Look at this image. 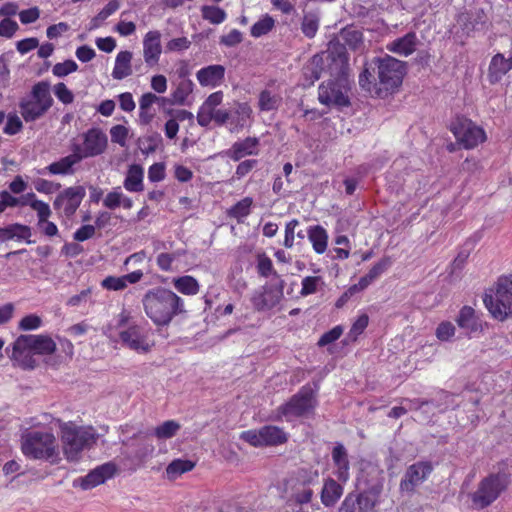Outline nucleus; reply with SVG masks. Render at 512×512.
<instances>
[{
    "label": "nucleus",
    "instance_id": "35",
    "mask_svg": "<svg viewBox=\"0 0 512 512\" xmlns=\"http://www.w3.org/2000/svg\"><path fill=\"white\" fill-rule=\"evenodd\" d=\"M307 235L313 250L317 254H323L328 246V233L321 225L310 226Z\"/></svg>",
    "mask_w": 512,
    "mask_h": 512
},
{
    "label": "nucleus",
    "instance_id": "45",
    "mask_svg": "<svg viewBox=\"0 0 512 512\" xmlns=\"http://www.w3.org/2000/svg\"><path fill=\"white\" fill-rule=\"evenodd\" d=\"M180 424L175 420H167L154 429V436L158 439H170L180 430Z\"/></svg>",
    "mask_w": 512,
    "mask_h": 512
},
{
    "label": "nucleus",
    "instance_id": "43",
    "mask_svg": "<svg viewBox=\"0 0 512 512\" xmlns=\"http://www.w3.org/2000/svg\"><path fill=\"white\" fill-rule=\"evenodd\" d=\"M274 27L275 20L270 15L265 14L261 19L252 25L250 34L254 38H259L268 34Z\"/></svg>",
    "mask_w": 512,
    "mask_h": 512
},
{
    "label": "nucleus",
    "instance_id": "47",
    "mask_svg": "<svg viewBox=\"0 0 512 512\" xmlns=\"http://www.w3.org/2000/svg\"><path fill=\"white\" fill-rule=\"evenodd\" d=\"M257 259V273L264 278H268L271 275H277V272L275 271L273 267L272 260L266 255L265 252L258 253L256 255Z\"/></svg>",
    "mask_w": 512,
    "mask_h": 512
},
{
    "label": "nucleus",
    "instance_id": "15",
    "mask_svg": "<svg viewBox=\"0 0 512 512\" xmlns=\"http://www.w3.org/2000/svg\"><path fill=\"white\" fill-rule=\"evenodd\" d=\"M86 196L82 185L71 186L61 191L53 201V208L59 216L70 219L80 207Z\"/></svg>",
    "mask_w": 512,
    "mask_h": 512
},
{
    "label": "nucleus",
    "instance_id": "2",
    "mask_svg": "<svg viewBox=\"0 0 512 512\" xmlns=\"http://www.w3.org/2000/svg\"><path fill=\"white\" fill-rule=\"evenodd\" d=\"M318 476L317 470L301 468L285 480L284 487L288 495L286 505L293 512H307L303 506L311 503L314 497L311 486L317 481Z\"/></svg>",
    "mask_w": 512,
    "mask_h": 512
},
{
    "label": "nucleus",
    "instance_id": "34",
    "mask_svg": "<svg viewBox=\"0 0 512 512\" xmlns=\"http://www.w3.org/2000/svg\"><path fill=\"white\" fill-rule=\"evenodd\" d=\"M133 54L130 51H120L115 59V65L112 71V77L116 80H122L132 74L131 60Z\"/></svg>",
    "mask_w": 512,
    "mask_h": 512
},
{
    "label": "nucleus",
    "instance_id": "1",
    "mask_svg": "<svg viewBox=\"0 0 512 512\" xmlns=\"http://www.w3.org/2000/svg\"><path fill=\"white\" fill-rule=\"evenodd\" d=\"M146 316L157 327L168 326L173 319L186 312L184 300L163 286L148 289L142 298Z\"/></svg>",
    "mask_w": 512,
    "mask_h": 512
},
{
    "label": "nucleus",
    "instance_id": "27",
    "mask_svg": "<svg viewBox=\"0 0 512 512\" xmlns=\"http://www.w3.org/2000/svg\"><path fill=\"white\" fill-rule=\"evenodd\" d=\"M81 160L75 152L60 158L58 161L52 162L41 170L38 174H52V175H72L75 172L74 166L80 163Z\"/></svg>",
    "mask_w": 512,
    "mask_h": 512
},
{
    "label": "nucleus",
    "instance_id": "49",
    "mask_svg": "<svg viewBox=\"0 0 512 512\" xmlns=\"http://www.w3.org/2000/svg\"><path fill=\"white\" fill-rule=\"evenodd\" d=\"M369 324V317L366 313H363L358 316V318L353 322L350 330L348 332V338L352 342H356L358 337L365 331Z\"/></svg>",
    "mask_w": 512,
    "mask_h": 512
},
{
    "label": "nucleus",
    "instance_id": "7",
    "mask_svg": "<svg viewBox=\"0 0 512 512\" xmlns=\"http://www.w3.org/2000/svg\"><path fill=\"white\" fill-rule=\"evenodd\" d=\"M375 64L377 66L379 85L376 97L384 98L392 94L402 84L406 72V64L389 55L376 58Z\"/></svg>",
    "mask_w": 512,
    "mask_h": 512
},
{
    "label": "nucleus",
    "instance_id": "53",
    "mask_svg": "<svg viewBox=\"0 0 512 512\" xmlns=\"http://www.w3.org/2000/svg\"><path fill=\"white\" fill-rule=\"evenodd\" d=\"M78 65L74 60L68 59L61 63H56L52 68L53 75L57 77H65L77 71Z\"/></svg>",
    "mask_w": 512,
    "mask_h": 512
},
{
    "label": "nucleus",
    "instance_id": "24",
    "mask_svg": "<svg viewBox=\"0 0 512 512\" xmlns=\"http://www.w3.org/2000/svg\"><path fill=\"white\" fill-rule=\"evenodd\" d=\"M340 37L343 40V46H339V50L337 51V55L339 53H345L344 49L345 47H348L349 49L356 51L363 45V33L353 27H346L342 29L340 33ZM327 60L336 61V57L334 55V52L329 48L327 51ZM338 60V57H337Z\"/></svg>",
    "mask_w": 512,
    "mask_h": 512
},
{
    "label": "nucleus",
    "instance_id": "62",
    "mask_svg": "<svg viewBox=\"0 0 512 512\" xmlns=\"http://www.w3.org/2000/svg\"><path fill=\"white\" fill-rule=\"evenodd\" d=\"M177 258L176 253H160L156 258V264L161 271L168 272L172 270V265Z\"/></svg>",
    "mask_w": 512,
    "mask_h": 512
},
{
    "label": "nucleus",
    "instance_id": "18",
    "mask_svg": "<svg viewBox=\"0 0 512 512\" xmlns=\"http://www.w3.org/2000/svg\"><path fill=\"white\" fill-rule=\"evenodd\" d=\"M29 349L34 355L47 356L55 353V341L47 334H22L17 337V349Z\"/></svg>",
    "mask_w": 512,
    "mask_h": 512
},
{
    "label": "nucleus",
    "instance_id": "60",
    "mask_svg": "<svg viewBox=\"0 0 512 512\" xmlns=\"http://www.w3.org/2000/svg\"><path fill=\"white\" fill-rule=\"evenodd\" d=\"M122 191L120 187L113 188L112 191L108 192L103 200V205L110 209L115 210L120 207V201L122 197Z\"/></svg>",
    "mask_w": 512,
    "mask_h": 512
},
{
    "label": "nucleus",
    "instance_id": "42",
    "mask_svg": "<svg viewBox=\"0 0 512 512\" xmlns=\"http://www.w3.org/2000/svg\"><path fill=\"white\" fill-rule=\"evenodd\" d=\"M201 15L204 20L214 25L223 23L227 17L224 9L213 5L202 6Z\"/></svg>",
    "mask_w": 512,
    "mask_h": 512
},
{
    "label": "nucleus",
    "instance_id": "54",
    "mask_svg": "<svg viewBox=\"0 0 512 512\" xmlns=\"http://www.w3.org/2000/svg\"><path fill=\"white\" fill-rule=\"evenodd\" d=\"M101 287L108 291H122L126 287L125 280L122 276H107L101 281Z\"/></svg>",
    "mask_w": 512,
    "mask_h": 512
},
{
    "label": "nucleus",
    "instance_id": "26",
    "mask_svg": "<svg viewBox=\"0 0 512 512\" xmlns=\"http://www.w3.org/2000/svg\"><path fill=\"white\" fill-rule=\"evenodd\" d=\"M165 97H159L151 92L142 94L139 99V123L149 125L156 116L155 104L165 103Z\"/></svg>",
    "mask_w": 512,
    "mask_h": 512
},
{
    "label": "nucleus",
    "instance_id": "13",
    "mask_svg": "<svg viewBox=\"0 0 512 512\" xmlns=\"http://www.w3.org/2000/svg\"><path fill=\"white\" fill-rule=\"evenodd\" d=\"M82 143L72 142L70 149L80 160L102 155L108 147V137L102 129L92 127L81 134Z\"/></svg>",
    "mask_w": 512,
    "mask_h": 512
},
{
    "label": "nucleus",
    "instance_id": "55",
    "mask_svg": "<svg viewBox=\"0 0 512 512\" xmlns=\"http://www.w3.org/2000/svg\"><path fill=\"white\" fill-rule=\"evenodd\" d=\"M0 198L5 209L8 207L27 206L29 200L28 194L17 198L5 190L0 192Z\"/></svg>",
    "mask_w": 512,
    "mask_h": 512
},
{
    "label": "nucleus",
    "instance_id": "33",
    "mask_svg": "<svg viewBox=\"0 0 512 512\" xmlns=\"http://www.w3.org/2000/svg\"><path fill=\"white\" fill-rule=\"evenodd\" d=\"M509 72L506 64V58L502 53H496L488 66V80L491 84H496Z\"/></svg>",
    "mask_w": 512,
    "mask_h": 512
},
{
    "label": "nucleus",
    "instance_id": "40",
    "mask_svg": "<svg viewBox=\"0 0 512 512\" xmlns=\"http://www.w3.org/2000/svg\"><path fill=\"white\" fill-rule=\"evenodd\" d=\"M281 97L270 90H263L259 94L258 108L260 111L276 110L281 104Z\"/></svg>",
    "mask_w": 512,
    "mask_h": 512
},
{
    "label": "nucleus",
    "instance_id": "8",
    "mask_svg": "<svg viewBox=\"0 0 512 512\" xmlns=\"http://www.w3.org/2000/svg\"><path fill=\"white\" fill-rule=\"evenodd\" d=\"M510 474L499 468L498 472L490 473L478 484L476 491L471 494L473 506L484 509L495 502L498 497L508 488Z\"/></svg>",
    "mask_w": 512,
    "mask_h": 512
},
{
    "label": "nucleus",
    "instance_id": "25",
    "mask_svg": "<svg viewBox=\"0 0 512 512\" xmlns=\"http://www.w3.org/2000/svg\"><path fill=\"white\" fill-rule=\"evenodd\" d=\"M419 44V39L414 31L398 37L386 45V49L399 56L408 57L412 55Z\"/></svg>",
    "mask_w": 512,
    "mask_h": 512
},
{
    "label": "nucleus",
    "instance_id": "52",
    "mask_svg": "<svg viewBox=\"0 0 512 512\" xmlns=\"http://www.w3.org/2000/svg\"><path fill=\"white\" fill-rule=\"evenodd\" d=\"M35 190L43 194H53L61 189V184L44 178H37L33 181Z\"/></svg>",
    "mask_w": 512,
    "mask_h": 512
},
{
    "label": "nucleus",
    "instance_id": "3",
    "mask_svg": "<svg viewBox=\"0 0 512 512\" xmlns=\"http://www.w3.org/2000/svg\"><path fill=\"white\" fill-rule=\"evenodd\" d=\"M21 451L31 460L56 463L59 460V447L55 435L46 430L27 431L21 437Z\"/></svg>",
    "mask_w": 512,
    "mask_h": 512
},
{
    "label": "nucleus",
    "instance_id": "19",
    "mask_svg": "<svg viewBox=\"0 0 512 512\" xmlns=\"http://www.w3.org/2000/svg\"><path fill=\"white\" fill-rule=\"evenodd\" d=\"M282 297V287L275 288L273 286L265 285L260 290L253 292L250 301L256 311L262 312L273 309L279 304Z\"/></svg>",
    "mask_w": 512,
    "mask_h": 512
},
{
    "label": "nucleus",
    "instance_id": "11",
    "mask_svg": "<svg viewBox=\"0 0 512 512\" xmlns=\"http://www.w3.org/2000/svg\"><path fill=\"white\" fill-rule=\"evenodd\" d=\"M122 346L139 354L149 353L155 346L153 331L146 322L130 323L119 332Z\"/></svg>",
    "mask_w": 512,
    "mask_h": 512
},
{
    "label": "nucleus",
    "instance_id": "46",
    "mask_svg": "<svg viewBox=\"0 0 512 512\" xmlns=\"http://www.w3.org/2000/svg\"><path fill=\"white\" fill-rule=\"evenodd\" d=\"M359 85L370 95L376 97V92H378L379 88L378 81H376L374 75L369 71L368 68H364V70L360 73Z\"/></svg>",
    "mask_w": 512,
    "mask_h": 512
},
{
    "label": "nucleus",
    "instance_id": "14",
    "mask_svg": "<svg viewBox=\"0 0 512 512\" xmlns=\"http://www.w3.org/2000/svg\"><path fill=\"white\" fill-rule=\"evenodd\" d=\"M383 484L378 482L359 494L349 493L341 505L343 512H371L380 501Z\"/></svg>",
    "mask_w": 512,
    "mask_h": 512
},
{
    "label": "nucleus",
    "instance_id": "57",
    "mask_svg": "<svg viewBox=\"0 0 512 512\" xmlns=\"http://www.w3.org/2000/svg\"><path fill=\"white\" fill-rule=\"evenodd\" d=\"M343 334V327L341 325H337L325 332L318 340L317 345L319 347H325L328 344L334 343L337 341L341 335Z\"/></svg>",
    "mask_w": 512,
    "mask_h": 512
},
{
    "label": "nucleus",
    "instance_id": "4",
    "mask_svg": "<svg viewBox=\"0 0 512 512\" xmlns=\"http://www.w3.org/2000/svg\"><path fill=\"white\" fill-rule=\"evenodd\" d=\"M63 454L67 461L76 462L85 449H90L97 440L92 427L78 426L75 423L63 422L59 426Z\"/></svg>",
    "mask_w": 512,
    "mask_h": 512
},
{
    "label": "nucleus",
    "instance_id": "29",
    "mask_svg": "<svg viewBox=\"0 0 512 512\" xmlns=\"http://www.w3.org/2000/svg\"><path fill=\"white\" fill-rule=\"evenodd\" d=\"M332 460L336 467L335 475L337 479L343 483L347 482L350 477L349 460L347 450L343 444H336L332 450Z\"/></svg>",
    "mask_w": 512,
    "mask_h": 512
},
{
    "label": "nucleus",
    "instance_id": "12",
    "mask_svg": "<svg viewBox=\"0 0 512 512\" xmlns=\"http://www.w3.org/2000/svg\"><path fill=\"white\" fill-rule=\"evenodd\" d=\"M240 439L252 447H276L288 441V433L275 425H264L258 429H249L240 433Z\"/></svg>",
    "mask_w": 512,
    "mask_h": 512
},
{
    "label": "nucleus",
    "instance_id": "50",
    "mask_svg": "<svg viewBox=\"0 0 512 512\" xmlns=\"http://www.w3.org/2000/svg\"><path fill=\"white\" fill-rule=\"evenodd\" d=\"M322 284L323 281L320 276H306L301 281L300 295L302 297H306L308 295L314 294L318 291V288Z\"/></svg>",
    "mask_w": 512,
    "mask_h": 512
},
{
    "label": "nucleus",
    "instance_id": "48",
    "mask_svg": "<svg viewBox=\"0 0 512 512\" xmlns=\"http://www.w3.org/2000/svg\"><path fill=\"white\" fill-rule=\"evenodd\" d=\"M456 334V326L450 321H442L435 330V336L441 342L452 341Z\"/></svg>",
    "mask_w": 512,
    "mask_h": 512
},
{
    "label": "nucleus",
    "instance_id": "64",
    "mask_svg": "<svg viewBox=\"0 0 512 512\" xmlns=\"http://www.w3.org/2000/svg\"><path fill=\"white\" fill-rule=\"evenodd\" d=\"M242 40V33L238 29H232L230 32L220 37V44L226 47H234L240 44Z\"/></svg>",
    "mask_w": 512,
    "mask_h": 512
},
{
    "label": "nucleus",
    "instance_id": "37",
    "mask_svg": "<svg viewBox=\"0 0 512 512\" xmlns=\"http://www.w3.org/2000/svg\"><path fill=\"white\" fill-rule=\"evenodd\" d=\"M174 288L183 295L193 296L199 293L200 284L196 278L184 275L172 280Z\"/></svg>",
    "mask_w": 512,
    "mask_h": 512
},
{
    "label": "nucleus",
    "instance_id": "32",
    "mask_svg": "<svg viewBox=\"0 0 512 512\" xmlns=\"http://www.w3.org/2000/svg\"><path fill=\"white\" fill-rule=\"evenodd\" d=\"M143 178L144 170L142 166L132 164L127 170L123 186L128 192H142L144 190Z\"/></svg>",
    "mask_w": 512,
    "mask_h": 512
},
{
    "label": "nucleus",
    "instance_id": "41",
    "mask_svg": "<svg viewBox=\"0 0 512 512\" xmlns=\"http://www.w3.org/2000/svg\"><path fill=\"white\" fill-rule=\"evenodd\" d=\"M28 206H30L38 217V223L46 222L51 216L52 212L48 203L36 198L34 193H28Z\"/></svg>",
    "mask_w": 512,
    "mask_h": 512
},
{
    "label": "nucleus",
    "instance_id": "10",
    "mask_svg": "<svg viewBox=\"0 0 512 512\" xmlns=\"http://www.w3.org/2000/svg\"><path fill=\"white\" fill-rule=\"evenodd\" d=\"M483 302L495 319L504 321L512 313V274L499 277L495 295L485 294Z\"/></svg>",
    "mask_w": 512,
    "mask_h": 512
},
{
    "label": "nucleus",
    "instance_id": "44",
    "mask_svg": "<svg viewBox=\"0 0 512 512\" xmlns=\"http://www.w3.org/2000/svg\"><path fill=\"white\" fill-rule=\"evenodd\" d=\"M194 84L191 80H183L179 82L175 90L172 92V102L174 104H185L188 96L193 92Z\"/></svg>",
    "mask_w": 512,
    "mask_h": 512
},
{
    "label": "nucleus",
    "instance_id": "36",
    "mask_svg": "<svg viewBox=\"0 0 512 512\" xmlns=\"http://www.w3.org/2000/svg\"><path fill=\"white\" fill-rule=\"evenodd\" d=\"M12 354L10 358L17 363V365L24 370H33L37 366L34 354L29 349H17V339L13 343Z\"/></svg>",
    "mask_w": 512,
    "mask_h": 512
},
{
    "label": "nucleus",
    "instance_id": "63",
    "mask_svg": "<svg viewBox=\"0 0 512 512\" xmlns=\"http://www.w3.org/2000/svg\"><path fill=\"white\" fill-rule=\"evenodd\" d=\"M318 28L319 22L316 18L307 16L304 17L301 24V31L306 37L313 38L316 35Z\"/></svg>",
    "mask_w": 512,
    "mask_h": 512
},
{
    "label": "nucleus",
    "instance_id": "21",
    "mask_svg": "<svg viewBox=\"0 0 512 512\" xmlns=\"http://www.w3.org/2000/svg\"><path fill=\"white\" fill-rule=\"evenodd\" d=\"M162 53L161 33L158 30L148 31L143 39V57L149 67L157 66Z\"/></svg>",
    "mask_w": 512,
    "mask_h": 512
},
{
    "label": "nucleus",
    "instance_id": "6",
    "mask_svg": "<svg viewBox=\"0 0 512 512\" xmlns=\"http://www.w3.org/2000/svg\"><path fill=\"white\" fill-rule=\"evenodd\" d=\"M54 100L50 93V83H35L30 93L19 102L20 114L26 123L42 118L53 106Z\"/></svg>",
    "mask_w": 512,
    "mask_h": 512
},
{
    "label": "nucleus",
    "instance_id": "30",
    "mask_svg": "<svg viewBox=\"0 0 512 512\" xmlns=\"http://www.w3.org/2000/svg\"><path fill=\"white\" fill-rule=\"evenodd\" d=\"M32 236L31 228L27 225L20 223H13L6 227H0V242H7L10 240L26 241L31 244L30 237Z\"/></svg>",
    "mask_w": 512,
    "mask_h": 512
},
{
    "label": "nucleus",
    "instance_id": "23",
    "mask_svg": "<svg viewBox=\"0 0 512 512\" xmlns=\"http://www.w3.org/2000/svg\"><path fill=\"white\" fill-rule=\"evenodd\" d=\"M116 472V466L113 463H105L102 464L95 469L91 470L86 476L80 479L81 488L84 490H88L94 488L102 483H104L107 479L114 476Z\"/></svg>",
    "mask_w": 512,
    "mask_h": 512
},
{
    "label": "nucleus",
    "instance_id": "5",
    "mask_svg": "<svg viewBox=\"0 0 512 512\" xmlns=\"http://www.w3.org/2000/svg\"><path fill=\"white\" fill-rule=\"evenodd\" d=\"M340 70L337 77L322 82L318 88V100L326 106L348 107L350 99L348 92L350 90V81L346 72L348 68L347 56L344 53L338 54Z\"/></svg>",
    "mask_w": 512,
    "mask_h": 512
},
{
    "label": "nucleus",
    "instance_id": "61",
    "mask_svg": "<svg viewBox=\"0 0 512 512\" xmlns=\"http://www.w3.org/2000/svg\"><path fill=\"white\" fill-rule=\"evenodd\" d=\"M23 129V123L16 114H9L3 132L7 135H15Z\"/></svg>",
    "mask_w": 512,
    "mask_h": 512
},
{
    "label": "nucleus",
    "instance_id": "56",
    "mask_svg": "<svg viewBox=\"0 0 512 512\" xmlns=\"http://www.w3.org/2000/svg\"><path fill=\"white\" fill-rule=\"evenodd\" d=\"M42 326V319L36 314L24 316L18 323V329L21 331L36 330Z\"/></svg>",
    "mask_w": 512,
    "mask_h": 512
},
{
    "label": "nucleus",
    "instance_id": "9",
    "mask_svg": "<svg viewBox=\"0 0 512 512\" xmlns=\"http://www.w3.org/2000/svg\"><path fill=\"white\" fill-rule=\"evenodd\" d=\"M316 407V398L314 391L307 384L302 386L299 391L290 397L288 401L281 404L270 417L273 421H291L293 418H300L314 410Z\"/></svg>",
    "mask_w": 512,
    "mask_h": 512
},
{
    "label": "nucleus",
    "instance_id": "20",
    "mask_svg": "<svg viewBox=\"0 0 512 512\" xmlns=\"http://www.w3.org/2000/svg\"><path fill=\"white\" fill-rule=\"evenodd\" d=\"M432 472L430 462H417L408 467L404 478L400 482L402 491L411 492L417 485L422 483Z\"/></svg>",
    "mask_w": 512,
    "mask_h": 512
},
{
    "label": "nucleus",
    "instance_id": "22",
    "mask_svg": "<svg viewBox=\"0 0 512 512\" xmlns=\"http://www.w3.org/2000/svg\"><path fill=\"white\" fill-rule=\"evenodd\" d=\"M259 139L256 137H246L243 140L236 141L232 146L224 151V155L237 162L246 156L258 155Z\"/></svg>",
    "mask_w": 512,
    "mask_h": 512
},
{
    "label": "nucleus",
    "instance_id": "38",
    "mask_svg": "<svg viewBox=\"0 0 512 512\" xmlns=\"http://www.w3.org/2000/svg\"><path fill=\"white\" fill-rule=\"evenodd\" d=\"M253 199L251 197H244L227 210V215L230 218L236 219L238 223H242L244 219L250 215Z\"/></svg>",
    "mask_w": 512,
    "mask_h": 512
},
{
    "label": "nucleus",
    "instance_id": "58",
    "mask_svg": "<svg viewBox=\"0 0 512 512\" xmlns=\"http://www.w3.org/2000/svg\"><path fill=\"white\" fill-rule=\"evenodd\" d=\"M53 91L57 99L65 105L71 104L74 101L72 91L63 82L54 85Z\"/></svg>",
    "mask_w": 512,
    "mask_h": 512
},
{
    "label": "nucleus",
    "instance_id": "28",
    "mask_svg": "<svg viewBox=\"0 0 512 512\" xmlns=\"http://www.w3.org/2000/svg\"><path fill=\"white\" fill-rule=\"evenodd\" d=\"M196 77L201 86L217 87L224 80L225 67L220 64L203 67L197 71Z\"/></svg>",
    "mask_w": 512,
    "mask_h": 512
},
{
    "label": "nucleus",
    "instance_id": "31",
    "mask_svg": "<svg viewBox=\"0 0 512 512\" xmlns=\"http://www.w3.org/2000/svg\"><path fill=\"white\" fill-rule=\"evenodd\" d=\"M343 487L333 478L324 480L320 493L321 503L325 507H333L343 495Z\"/></svg>",
    "mask_w": 512,
    "mask_h": 512
},
{
    "label": "nucleus",
    "instance_id": "59",
    "mask_svg": "<svg viewBox=\"0 0 512 512\" xmlns=\"http://www.w3.org/2000/svg\"><path fill=\"white\" fill-rule=\"evenodd\" d=\"M392 264L390 257H383L377 263H375L368 271L367 276L374 281L382 273H384Z\"/></svg>",
    "mask_w": 512,
    "mask_h": 512
},
{
    "label": "nucleus",
    "instance_id": "39",
    "mask_svg": "<svg viewBox=\"0 0 512 512\" xmlns=\"http://www.w3.org/2000/svg\"><path fill=\"white\" fill-rule=\"evenodd\" d=\"M195 462L188 459H174L166 467V474L169 479H175L178 476L193 470Z\"/></svg>",
    "mask_w": 512,
    "mask_h": 512
},
{
    "label": "nucleus",
    "instance_id": "51",
    "mask_svg": "<svg viewBox=\"0 0 512 512\" xmlns=\"http://www.w3.org/2000/svg\"><path fill=\"white\" fill-rule=\"evenodd\" d=\"M129 136V129L121 124L114 125L110 128V137L112 143L118 144L121 147L127 145Z\"/></svg>",
    "mask_w": 512,
    "mask_h": 512
},
{
    "label": "nucleus",
    "instance_id": "17",
    "mask_svg": "<svg viewBox=\"0 0 512 512\" xmlns=\"http://www.w3.org/2000/svg\"><path fill=\"white\" fill-rule=\"evenodd\" d=\"M455 322L463 335L468 339L482 335L488 326L487 322L482 320L475 309L468 305L461 307Z\"/></svg>",
    "mask_w": 512,
    "mask_h": 512
},
{
    "label": "nucleus",
    "instance_id": "16",
    "mask_svg": "<svg viewBox=\"0 0 512 512\" xmlns=\"http://www.w3.org/2000/svg\"><path fill=\"white\" fill-rule=\"evenodd\" d=\"M450 130L465 149L475 148L486 140L485 131L466 118L457 119Z\"/></svg>",
    "mask_w": 512,
    "mask_h": 512
}]
</instances>
